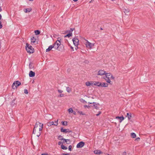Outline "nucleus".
<instances>
[{"label": "nucleus", "instance_id": "nucleus-40", "mask_svg": "<svg viewBox=\"0 0 155 155\" xmlns=\"http://www.w3.org/2000/svg\"><path fill=\"white\" fill-rule=\"evenodd\" d=\"M64 96V94H61L59 96V97H63Z\"/></svg>", "mask_w": 155, "mask_h": 155}, {"label": "nucleus", "instance_id": "nucleus-38", "mask_svg": "<svg viewBox=\"0 0 155 155\" xmlns=\"http://www.w3.org/2000/svg\"><path fill=\"white\" fill-rule=\"evenodd\" d=\"M58 91L59 93H62L63 92L62 90L60 89H58Z\"/></svg>", "mask_w": 155, "mask_h": 155}, {"label": "nucleus", "instance_id": "nucleus-22", "mask_svg": "<svg viewBox=\"0 0 155 155\" xmlns=\"http://www.w3.org/2000/svg\"><path fill=\"white\" fill-rule=\"evenodd\" d=\"M32 9L31 8L25 9H24V11L26 13L29 12L31 11Z\"/></svg>", "mask_w": 155, "mask_h": 155}, {"label": "nucleus", "instance_id": "nucleus-36", "mask_svg": "<svg viewBox=\"0 0 155 155\" xmlns=\"http://www.w3.org/2000/svg\"><path fill=\"white\" fill-rule=\"evenodd\" d=\"M24 93L25 94H27L28 93V91L27 90L25 89L24 90Z\"/></svg>", "mask_w": 155, "mask_h": 155}, {"label": "nucleus", "instance_id": "nucleus-31", "mask_svg": "<svg viewBox=\"0 0 155 155\" xmlns=\"http://www.w3.org/2000/svg\"><path fill=\"white\" fill-rule=\"evenodd\" d=\"M58 139L60 140H63L64 138L62 137H61V136H59L58 137Z\"/></svg>", "mask_w": 155, "mask_h": 155}, {"label": "nucleus", "instance_id": "nucleus-15", "mask_svg": "<svg viewBox=\"0 0 155 155\" xmlns=\"http://www.w3.org/2000/svg\"><path fill=\"white\" fill-rule=\"evenodd\" d=\"M85 84L87 86L91 85L93 86V81H87L86 82Z\"/></svg>", "mask_w": 155, "mask_h": 155}, {"label": "nucleus", "instance_id": "nucleus-35", "mask_svg": "<svg viewBox=\"0 0 155 155\" xmlns=\"http://www.w3.org/2000/svg\"><path fill=\"white\" fill-rule=\"evenodd\" d=\"M72 33H69L68 34H67V35H66L65 36V37H66L67 36H68V37H70V36H71L72 35Z\"/></svg>", "mask_w": 155, "mask_h": 155}, {"label": "nucleus", "instance_id": "nucleus-37", "mask_svg": "<svg viewBox=\"0 0 155 155\" xmlns=\"http://www.w3.org/2000/svg\"><path fill=\"white\" fill-rule=\"evenodd\" d=\"M71 148H72V146L71 145H70L68 147L69 150L70 151H71Z\"/></svg>", "mask_w": 155, "mask_h": 155}, {"label": "nucleus", "instance_id": "nucleus-6", "mask_svg": "<svg viewBox=\"0 0 155 155\" xmlns=\"http://www.w3.org/2000/svg\"><path fill=\"white\" fill-rule=\"evenodd\" d=\"M21 83L18 81H15L12 85V88L13 89H16L17 87L20 85Z\"/></svg>", "mask_w": 155, "mask_h": 155}, {"label": "nucleus", "instance_id": "nucleus-18", "mask_svg": "<svg viewBox=\"0 0 155 155\" xmlns=\"http://www.w3.org/2000/svg\"><path fill=\"white\" fill-rule=\"evenodd\" d=\"M94 152L95 154L98 155L102 154L103 153L100 150H95L94 151Z\"/></svg>", "mask_w": 155, "mask_h": 155}, {"label": "nucleus", "instance_id": "nucleus-3", "mask_svg": "<svg viewBox=\"0 0 155 155\" xmlns=\"http://www.w3.org/2000/svg\"><path fill=\"white\" fill-rule=\"evenodd\" d=\"M84 44L87 48L91 49L94 46V43H91L85 39H84Z\"/></svg>", "mask_w": 155, "mask_h": 155}, {"label": "nucleus", "instance_id": "nucleus-14", "mask_svg": "<svg viewBox=\"0 0 155 155\" xmlns=\"http://www.w3.org/2000/svg\"><path fill=\"white\" fill-rule=\"evenodd\" d=\"M63 140V142H62V144H63V143H65L68 144H69L71 143V141L69 139H64Z\"/></svg>", "mask_w": 155, "mask_h": 155}, {"label": "nucleus", "instance_id": "nucleus-46", "mask_svg": "<svg viewBox=\"0 0 155 155\" xmlns=\"http://www.w3.org/2000/svg\"><path fill=\"white\" fill-rule=\"evenodd\" d=\"M73 0L74 2H76L78 0Z\"/></svg>", "mask_w": 155, "mask_h": 155}, {"label": "nucleus", "instance_id": "nucleus-13", "mask_svg": "<svg viewBox=\"0 0 155 155\" xmlns=\"http://www.w3.org/2000/svg\"><path fill=\"white\" fill-rule=\"evenodd\" d=\"M88 103L89 104H92V103H93L94 104L93 106H94V108L95 109H97V110L99 109V107L100 106V104H98V103L96 104V103H95L94 102H93V103L88 102Z\"/></svg>", "mask_w": 155, "mask_h": 155}, {"label": "nucleus", "instance_id": "nucleus-12", "mask_svg": "<svg viewBox=\"0 0 155 155\" xmlns=\"http://www.w3.org/2000/svg\"><path fill=\"white\" fill-rule=\"evenodd\" d=\"M84 145V142L81 141L78 143L77 145V148H81L83 147Z\"/></svg>", "mask_w": 155, "mask_h": 155}, {"label": "nucleus", "instance_id": "nucleus-44", "mask_svg": "<svg viewBox=\"0 0 155 155\" xmlns=\"http://www.w3.org/2000/svg\"><path fill=\"white\" fill-rule=\"evenodd\" d=\"M140 139V138L139 137H137L136 138V139H135V140H137V141H138Z\"/></svg>", "mask_w": 155, "mask_h": 155}, {"label": "nucleus", "instance_id": "nucleus-45", "mask_svg": "<svg viewBox=\"0 0 155 155\" xmlns=\"http://www.w3.org/2000/svg\"><path fill=\"white\" fill-rule=\"evenodd\" d=\"M48 154L47 153H43L41 155H48Z\"/></svg>", "mask_w": 155, "mask_h": 155}, {"label": "nucleus", "instance_id": "nucleus-19", "mask_svg": "<svg viewBox=\"0 0 155 155\" xmlns=\"http://www.w3.org/2000/svg\"><path fill=\"white\" fill-rule=\"evenodd\" d=\"M108 84L107 83H101V84L100 85V87H108Z\"/></svg>", "mask_w": 155, "mask_h": 155}, {"label": "nucleus", "instance_id": "nucleus-9", "mask_svg": "<svg viewBox=\"0 0 155 155\" xmlns=\"http://www.w3.org/2000/svg\"><path fill=\"white\" fill-rule=\"evenodd\" d=\"M41 131L39 130H34V129H33V134H35L38 137H39L41 134Z\"/></svg>", "mask_w": 155, "mask_h": 155}, {"label": "nucleus", "instance_id": "nucleus-5", "mask_svg": "<svg viewBox=\"0 0 155 155\" xmlns=\"http://www.w3.org/2000/svg\"><path fill=\"white\" fill-rule=\"evenodd\" d=\"M26 49L27 52L29 53H32L34 52V49L31 45L28 43L26 44Z\"/></svg>", "mask_w": 155, "mask_h": 155}, {"label": "nucleus", "instance_id": "nucleus-32", "mask_svg": "<svg viewBox=\"0 0 155 155\" xmlns=\"http://www.w3.org/2000/svg\"><path fill=\"white\" fill-rule=\"evenodd\" d=\"M77 111L80 114L82 115H84L85 114L83 113V112L82 111H79L78 110H77Z\"/></svg>", "mask_w": 155, "mask_h": 155}, {"label": "nucleus", "instance_id": "nucleus-34", "mask_svg": "<svg viewBox=\"0 0 155 155\" xmlns=\"http://www.w3.org/2000/svg\"><path fill=\"white\" fill-rule=\"evenodd\" d=\"M68 111L69 113L73 112V110L72 108H70L68 110Z\"/></svg>", "mask_w": 155, "mask_h": 155}, {"label": "nucleus", "instance_id": "nucleus-17", "mask_svg": "<svg viewBox=\"0 0 155 155\" xmlns=\"http://www.w3.org/2000/svg\"><path fill=\"white\" fill-rule=\"evenodd\" d=\"M101 83L99 81H93V85L97 86L98 87H100Z\"/></svg>", "mask_w": 155, "mask_h": 155}, {"label": "nucleus", "instance_id": "nucleus-8", "mask_svg": "<svg viewBox=\"0 0 155 155\" xmlns=\"http://www.w3.org/2000/svg\"><path fill=\"white\" fill-rule=\"evenodd\" d=\"M106 74V73L105 71L104 70H101L98 71L97 75H98L103 76L105 75Z\"/></svg>", "mask_w": 155, "mask_h": 155}, {"label": "nucleus", "instance_id": "nucleus-20", "mask_svg": "<svg viewBox=\"0 0 155 155\" xmlns=\"http://www.w3.org/2000/svg\"><path fill=\"white\" fill-rule=\"evenodd\" d=\"M52 48H54L53 45H51L49 46L48 48L46 49V51L48 52L51 51Z\"/></svg>", "mask_w": 155, "mask_h": 155}, {"label": "nucleus", "instance_id": "nucleus-41", "mask_svg": "<svg viewBox=\"0 0 155 155\" xmlns=\"http://www.w3.org/2000/svg\"><path fill=\"white\" fill-rule=\"evenodd\" d=\"M61 144H62V142H61V141H59L58 142V144L59 145H60Z\"/></svg>", "mask_w": 155, "mask_h": 155}, {"label": "nucleus", "instance_id": "nucleus-27", "mask_svg": "<svg viewBox=\"0 0 155 155\" xmlns=\"http://www.w3.org/2000/svg\"><path fill=\"white\" fill-rule=\"evenodd\" d=\"M66 91L68 93H69L71 91V89L69 87H66Z\"/></svg>", "mask_w": 155, "mask_h": 155}, {"label": "nucleus", "instance_id": "nucleus-4", "mask_svg": "<svg viewBox=\"0 0 155 155\" xmlns=\"http://www.w3.org/2000/svg\"><path fill=\"white\" fill-rule=\"evenodd\" d=\"M43 126V124H41L39 122H36L35 127L34 128V130H42Z\"/></svg>", "mask_w": 155, "mask_h": 155}, {"label": "nucleus", "instance_id": "nucleus-21", "mask_svg": "<svg viewBox=\"0 0 155 155\" xmlns=\"http://www.w3.org/2000/svg\"><path fill=\"white\" fill-rule=\"evenodd\" d=\"M126 117H128V120H130L132 117V114L130 113H128L127 114Z\"/></svg>", "mask_w": 155, "mask_h": 155}, {"label": "nucleus", "instance_id": "nucleus-30", "mask_svg": "<svg viewBox=\"0 0 155 155\" xmlns=\"http://www.w3.org/2000/svg\"><path fill=\"white\" fill-rule=\"evenodd\" d=\"M130 10L129 9H124V12L125 13H127L129 12Z\"/></svg>", "mask_w": 155, "mask_h": 155}, {"label": "nucleus", "instance_id": "nucleus-29", "mask_svg": "<svg viewBox=\"0 0 155 155\" xmlns=\"http://www.w3.org/2000/svg\"><path fill=\"white\" fill-rule=\"evenodd\" d=\"M131 137L133 138H135L136 137V134L134 133H132L131 134Z\"/></svg>", "mask_w": 155, "mask_h": 155}, {"label": "nucleus", "instance_id": "nucleus-42", "mask_svg": "<svg viewBox=\"0 0 155 155\" xmlns=\"http://www.w3.org/2000/svg\"><path fill=\"white\" fill-rule=\"evenodd\" d=\"M122 155H126V153L125 152H123Z\"/></svg>", "mask_w": 155, "mask_h": 155}, {"label": "nucleus", "instance_id": "nucleus-10", "mask_svg": "<svg viewBox=\"0 0 155 155\" xmlns=\"http://www.w3.org/2000/svg\"><path fill=\"white\" fill-rule=\"evenodd\" d=\"M72 41L75 46H77L78 45L79 41L77 38H74L72 39Z\"/></svg>", "mask_w": 155, "mask_h": 155}, {"label": "nucleus", "instance_id": "nucleus-48", "mask_svg": "<svg viewBox=\"0 0 155 155\" xmlns=\"http://www.w3.org/2000/svg\"><path fill=\"white\" fill-rule=\"evenodd\" d=\"M74 28H73V29L71 28V30L72 31H73L74 30Z\"/></svg>", "mask_w": 155, "mask_h": 155}, {"label": "nucleus", "instance_id": "nucleus-16", "mask_svg": "<svg viewBox=\"0 0 155 155\" xmlns=\"http://www.w3.org/2000/svg\"><path fill=\"white\" fill-rule=\"evenodd\" d=\"M29 76L30 77H34L35 75V73L32 71H30L29 74Z\"/></svg>", "mask_w": 155, "mask_h": 155}, {"label": "nucleus", "instance_id": "nucleus-7", "mask_svg": "<svg viewBox=\"0 0 155 155\" xmlns=\"http://www.w3.org/2000/svg\"><path fill=\"white\" fill-rule=\"evenodd\" d=\"M47 125L49 127L51 126L52 125L57 126L58 125V119L55 122L52 121L48 122V123Z\"/></svg>", "mask_w": 155, "mask_h": 155}, {"label": "nucleus", "instance_id": "nucleus-23", "mask_svg": "<svg viewBox=\"0 0 155 155\" xmlns=\"http://www.w3.org/2000/svg\"><path fill=\"white\" fill-rule=\"evenodd\" d=\"M116 119H120V123H121L122 122V120H123L124 119V118L123 116H122V117L117 116L116 117Z\"/></svg>", "mask_w": 155, "mask_h": 155}, {"label": "nucleus", "instance_id": "nucleus-51", "mask_svg": "<svg viewBox=\"0 0 155 155\" xmlns=\"http://www.w3.org/2000/svg\"><path fill=\"white\" fill-rule=\"evenodd\" d=\"M14 101H15V100H13L12 101V102H13Z\"/></svg>", "mask_w": 155, "mask_h": 155}, {"label": "nucleus", "instance_id": "nucleus-26", "mask_svg": "<svg viewBox=\"0 0 155 155\" xmlns=\"http://www.w3.org/2000/svg\"><path fill=\"white\" fill-rule=\"evenodd\" d=\"M31 43H34L35 42L36 40L35 38L34 37H33L32 38H31Z\"/></svg>", "mask_w": 155, "mask_h": 155}, {"label": "nucleus", "instance_id": "nucleus-25", "mask_svg": "<svg viewBox=\"0 0 155 155\" xmlns=\"http://www.w3.org/2000/svg\"><path fill=\"white\" fill-rule=\"evenodd\" d=\"M61 123L63 125L66 126L68 125V122L67 121H62Z\"/></svg>", "mask_w": 155, "mask_h": 155}, {"label": "nucleus", "instance_id": "nucleus-39", "mask_svg": "<svg viewBox=\"0 0 155 155\" xmlns=\"http://www.w3.org/2000/svg\"><path fill=\"white\" fill-rule=\"evenodd\" d=\"M101 113V111H99L98 114H96V115L97 116H98Z\"/></svg>", "mask_w": 155, "mask_h": 155}, {"label": "nucleus", "instance_id": "nucleus-33", "mask_svg": "<svg viewBox=\"0 0 155 155\" xmlns=\"http://www.w3.org/2000/svg\"><path fill=\"white\" fill-rule=\"evenodd\" d=\"M35 33L36 35H38L40 33V31L38 30L35 31Z\"/></svg>", "mask_w": 155, "mask_h": 155}, {"label": "nucleus", "instance_id": "nucleus-2", "mask_svg": "<svg viewBox=\"0 0 155 155\" xmlns=\"http://www.w3.org/2000/svg\"><path fill=\"white\" fill-rule=\"evenodd\" d=\"M106 78H104L107 83H109L110 84H112L111 81H110V79L111 80H114L115 77L110 73H106L105 74Z\"/></svg>", "mask_w": 155, "mask_h": 155}, {"label": "nucleus", "instance_id": "nucleus-52", "mask_svg": "<svg viewBox=\"0 0 155 155\" xmlns=\"http://www.w3.org/2000/svg\"><path fill=\"white\" fill-rule=\"evenodd\" d=\"M67 143H68V141H67Z\"/></svg>", "mask_w": 155, "mask_h": 155}, {"label": "nucleus", "instance_id": "nucleus-11", "mask_svg": "<svg viewBox=\"0 0 155 155\" xmlns=\"http://www.w3.org/2000/svg\"><path fill=\"white\" fill-rule=\"evenodd\" d=\"M61 131L64 133H72V131L69 129H64L62 127L61 129Z\"/></svg>", "mask_w": 155, "mask_h": 155}, {"label": "nucleus", "instance_id": "nucleus-28", "mask_svg": "<svg viewBox=\"0 0 155 155\" xmlns=\"http://www.w3.org/2000/svg\"><path fill=\"white\" fill-rule=\"evenodd\" d=\"M61 148L63 150H67L68 149L67 147L65 146L63 144L61 145Z\"/></svg>", "mask_w": 155, "mask_h": 155}, {"label": "nucleus", "instance_id": "nucleus-43", "mask_svg": "<svg viewBox=\"0 0 155 155\" xmlns=\"http://www.w3.org/2000/svg\"><path fill=\"white\" fill-rule=\"evenodd\" d=\"M62 155H70L69 153H63Z\"/></svg>", "mask_w": 155, "mask_h": 155}, {"label": "nucleus", "instance_id": "nucleus-24", "mask_svg": "<svg viewBox=\"0 0 155 155\" xmlns=\"http://www.w3.org/2000/svg\"><path fill=\"white\" fill-rule=\"evenodd\" d=\"M29 68L30 69H32L34 68V66L32 64L30 63L29 65Z\"/></svg>", "mask_w": 155, "mask_h": 155}, {"label": "nucleus", "instance_id": "nucleus-49", "mask_svg": "<svg viewBox=\"0 0 155 155\" xmlns=\"http://www.w3.org/2000/svg\"><path fill=\"white\" fill-rule=\"evenodd\" d=\"M74 115H75L76 114V112H74Z\"/></svg>", "mask_w": 155, "mask_h": 155}, {"label": "nucleus", "instance_id": "nucleus-47", "mask_svg": "<svg viewBox=\"0 0 155 155\" xmlns=\"http://www.w3.org/2000/svg\"><path fill=\"white\" fill-rule=\"evenodd\" d=\"M2 18V16L0 14V20Z\"/></svg>", "mask_w": 155, "mask_h": 155}, {"label": "nucleus", "instance_id": "nucleus-50", "mask_svg": "<svg viewBox=\"0 0 155 155\" xmlns=\"http://www.w3.org/2000/svg\"><path fill=\"white\" fill-rule=\"evenodd\" d=\"M71 48L73 50H73V48L72 47H71Z\"/></svg>", "mask_w": 155, "mask_h": 155}, {"label": "nucleus", "instance_id": "nucleus-1", "mask_svg": "<svg viewBox=\"0 0 155 155\" xmlns=\"http://www.w3.org/2000/svg\"><path fill=\"white\" fill-rule=\"evenodd\" d=\"M53 46L55 50L58 51H60L62 50L63 45L61 44V42L59 40L56 41L54 44Z\"/></svg>", "mask_w": 155, "mask_h": 155}]
</instances>
